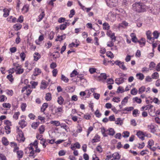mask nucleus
I'll return each instance as SVG.
<instances>
[{"label":"nucleus","instance_id":"f257e3e1","mask_svg":"<svg viewBox=\"0 0 160 160\" xmlns=\"http://www.w3.org/2000/svg\"><path fill=\"white\" fill-rule=\"evenodd\" d=\"M146 8V6L144 4L141 2H136L132 5V9L138 12H144Z\"/></svg>","mask_w":160,"mask_h":160},{"label":"nucleus","instance_id":"f03ea898","mask_svg":"<svg viewBox=\"0 0 160 160\" xmlns=\"http://www.w3.org/2000/svg\"><path fill=\"white\" fill-rule=\"evenodd\" d=\"M18 132V136L17 137V140L19 142H24L25 140V138L24 137L22 131H20L18 128L17 130Z\"/></svg>","mask_w":160,"mask_h":160},{"label":"nucleus","instance_id":"7ed1b4c3","mask_svg":"<svg viewBox=\"0 0 160 160\" xmlns=\"http://www.w3.org/2000/svg\"><path fill=\"white\" fill-rule=\"evenodd\" d=\"M14 66L16 67L17 74H20L22 73L23 72V69L21 68V66L18 64L15 63L13 64Z\"/></svg>","mask_w":160,"mask_h":160},{"label":"nucleus","instance_id":"20e7f679","mask_svg":"<svg viewBox=\"0 0 160 160\" xmlns=\"http://www.w3.org/2000/svg\"><path fill=\"white\" fill-rule=\"evenodd\" d=\"M107 5L110 7L116 6L117 5V0H106Z\"/></svg>","mask_w":160,"mask_h":160},{"label":"nucleus","instance_id":"39448f33","mask_svg":"<svg viewBox=\"0 0 160 160\" xmlns=\"http://www.w3.org/2000/svg\"><path fill=\"white\" fill-rule=\"evenodd\" d=\"M114 63L117 65L119 66L120 68L124 70H126L127 69L124 65L123 62H121L117 60L114 62Z\"/></svg>","mask_w":160,"mask_h":160},{"label":"nucleus","instance_id":"423d86ee","mask_svg":"<svg viewBox=\"0 0 160 160\" xmlns=\"http://www.w3.org/2000/svg\"><path fill=\"white\" fill-rule=\"evenodd\" d=\"M42 12L38 16V18L36 19V21L37 22H40L45 17V13L44 11L42 10Z\"/></svg>","mask_w":160,"mask_h":160},{"label":"nucleus","instance_id":"0eeeda50","mask_svg":"<svg viewBox=\"0 0 160 160\" xmlns=\"http://www.w3.org/2000/svg\"><path fill=\"white\" fill-rule=\"evenodd\" d=\"M112 157L113 159H112L111 160H115V159L119 160L121 156L118 152H116L112 154Z\"/></svg>","mask_w":160,"mask_h":160},{"label":"nucleus","instance_id":"6e6552de","mask_svg":"<svg viewBox=\"0 0 160 160\" xmlns=\"http://www.w3.org/2000/svg\"><path fill=\"white\" fill-rule=\"evenodd\" d=\"M146 34L148 39L151 41L152 42H153L154 39L153 38H152L151 37L152 34L150 31H147Z\"/></svg>","mask_w":160,"mask_h":160},{"label":"nucleus","instance_id":"1a4fd4ad","mask_svg":"<svg viewBox=\"0 0 160 160\" xmlns=\"http://www.w3.org/2000/svg\"><path fill=\"white\" fill-rule=\"evenodd\" d=\"M160 12V6H159L158 8L156 7L155 8L152 9V13L155 15H157Z\"/></svg>","mask_w":160,"mask_h":160},{"label":"nucleus","instance_id":"9d476101","mask_svg":"<svg viewBox=\"0 0 160 160\" xmlns=\"http://www.w3.org/2000/svg\"><path fill=\"white\" fill-rule=\"evenodd\" d=\"M137 135L138 137L142 140H143L144 138V135L143 133L140 131L137 132Z\"/></svg>","mask_w":160,"mask_h":160},{"label":"nucleus","instance_id":"9b49d317","mask_svg":"<svg viewBox=\"0 0 160 160\" xmlns=\"http://www.w3.org/2000/svg\"><path fill=\"white\" fill-rule=\"evenodd\" d=\"M124 78H116L115 79V81L116 83L118 85L124 82Z\"/></svg>","mask_w":160,"mask_h":160},{"label":"nucleus","instance_id":"f8f14e48","mask_svg":"<svg viewBox=\"0 0 160 160\" xmlns=\"http://www.w3.org/2000/svg\"><path fill=\"white\" fill-rule=\"evenodd\" d=\"M18 124L22 128L26 126L27 125V122L24 120L20 121L19 122Z\"/></svg>","mask_w":160,"mask_h":160},{"label":"nucleus","instance_id":"ddd939ff","mask_svg":"<svg viewBox=\"0 0 160 160\" xmlns=\"http://www.w3.org/2000/svg\"><path fill=\"white\" fill-rule=\"evenodd\" d=\"M66 34H64L61 36H58L57 37V38L56 39V41H61L62 40H64L66 38Z\"/></svg>","mask_w":160,"mask_h":160},{"label":"nucleus","instance_id":"4468645a","mask_svg":"<svg viewBox=\"0 0 160 160\" xmlns=\"http://www.w3.org/2000/svg\"><path fill=\"white\" fill-rule=\"evenodd\" d=\"M50 123L51 124H53V125L56 126L58 127L60 126V122L59 121H51L50 122Z\"/></svg>","mask_w":160,"mask_h":160},{"label":"nucleus","instance_id":"2eb2a0df","mask_svg":"<svg viewBox=\"0 0 160 160\" xmlns=\"http://www.w3.org/2000/svg\"><path fill=\"white\" fill-rule=\"evenodd\" d=\"M34 60L37 61L41 58V55L38 52H35L33 54Z\"/></svg>","mask_w":160,"mask_h":160},{"label":"nucleus","instance_id":"dca6fc26","mask_svg":"<svg viewBox=\"0 0 160 160\" xmlns=\"http://www.w3.org/2000/svg\"><path fill=\"white\" fill-rule=\"evenodd\" d=\"M100 140V138L98 135H96L94 137V138L92 139V142L94 143Z\"/></svg>","mask_w":160,"mask_h":160},{"label":"nucleus","instance_id":"f3484780","mask_svg":"<svg viewBox=\"0 0 160 160\" xmlns=\"http://www.w3.org/2000/svg\"><path fill=\"white\" fill-rule=\"evenodd\" d=\"M148 128L152 132L154 133L156 131L155 127L152 124L148 125Z\"/></svg>","mask_w":160,"mask_h":160},{"label":"nucleus","instance_id":"a211bd4d","mask_svg":"<svg viewBox=\"0 0 160 160\" xmlns=\"http://www.w3.org/2000/svg\"><path fill=\"white\" fill-rule=\"evenodd\" d=\"M18 158H22L23 156V152L22 150L17 151L16 152Z\"/></svg>","mask_w":160,"mask_h":160},{"label":"nucleus","instance_id":"6ab92c4d","mask_svg":"<svg viewBox=\"0 0 160 160\" xmlns=\"http://www.w3.org/2000/svg\"><path fill=\"white\" fill-rule=\"evenodd\" d=\"M131 36L132 37V40L133 42L135 43L138 42V40L134 33H132L131 34Z\"/></svg>","mask_w":160,"mask_h":160},{"label":"nucleus","instance_id":"aec40b11","mask_svg":"<svg viewBox=\"0 0 160 160\" xmlns=\"http://www.w3.org/2000/svg\"><path fill=\"white\" fill-rule=\"evenodd\" d=\"M41 73V70L38 68H36L34 69V75L35 76H37Z\"/></svg>","mask_w":160,"mask_h":160},{"label":"nucleus","instance_id":"412c9836","mask_svg":"<svg viewBox=\"0 0 160 160\" xmlns=\"http://www.w3.org/2000/svg\"><path fill=\"white\" fill-rule=\"evenodd\" d=\"M47 85L45 80H42L41 82V85L40 88L44 89L47 88Z\"/></svg>","mask_w":160,"mask_h":160},{"label":"nucleus","instance_id":"4be33fe9","mask_svg":"<svg viewBox=\"0 0 160 160\" xmlns=\"http://www.w3.org/2000/svg\"><path fill=\"white\" fill-rule=\"evenodd\" d=\"M48 104L47 103H44L41 108V111L42 112H44L48 107Z\"/></svg>","mask_w":160,"mask_h":160},{"label":"nucleus","instance_id":"5701e85b","mask_svg":"<svg viewBox=\"0 0 160 160\" xmlns=\"http://www.w3.org/2000/svg\"><path fill=\"white\" fill-rule=\"evenodd\" d=\"M4 13L3 16L4 17H7L9 15L10 11L7 8L4 9L3 10Z\"/></svg>","mask_w":160,"mask_h":160},{"label":"nucleus","instance_id":"b1692460","mask_svg":"<svg viewBox=\"0 0 160 160\" xmlns=\"http://www.w3.org/2000/svg\"><path fill=\"white\" fill-rule=\"evenodd\" d=\"M64 101V100L62 97L60 96L58 98L57 102L59 105H62L63 104Z\"/></svg>","mask_w":160,"mask_h":160},{"label":"nucleus","instance_id":"393cba45","mask_svg":"<svg viewBox=\"0 0 160 160\" xmlns=\"http://www.w3.org/2000/svg\"><path fill=\"white\" fill-rule=\"evenodd\" d=\"M22 25L20 23H17L13 26V28L16 31H18L20 29L22 28Z\"/></svg>","mask_w":160,"mask_h":160},{"label":"nucleus","instance_id":"a878e982","mask_svg":"<svg viewBox=\"0 0 160 160\" xmlns=\"http://www.w3.org/2000/svg\"><path fill=\"white\" fill-rule=\"evenodd\" d=\"M69 24V23L66 22H65V24H63L60 25V29L62 30H64L66 28L67 26H68Z\"/></svg>","mask_w":160,"mask_h":160},{"label":"nucleus","instance_id":"bb28decb","mask_svg":"<svg viewBox=\"0 0 160 160\" xmlns=\"http://www.w3.org/2000/svg\"><path fill=\"white\" fill-rule=\"evenodd\" d=\"M40 144H42L44 148H45L46 146V139L43 138H42L40 142Z\"/></svg>","mask_w":160,"mask_h":160},{"label":"nucleus","instance_id":"cd10ccee","mask_svg":"<svg viewBox=\"0 0 160 160\" xmlns=\"http://www.w3.org/2000/svg\"><path fill=\"white\" fill-rule=\"evenodd\" d=\"M2 142L3 145L5 146H7L9 144V142L7 138L5 137H3L2 138Z\"/></svg>","mask_w":160,"mask_h":160},{"label":"nucleus","instance_id":"c85d7f7f","mask_svg":"<svg viewBox=\"0 0 160 160\" xmlns=\"http://www.w3.org/2000/svg\"><path fill=\"white\" fill-rule=\"evenodd\" d=\"M103 29L104 30H108L110 29V26L108 23L105 22L103 24Z\"/></svg>","mask_w":160,"mask_h":160},{"label":"nucleus","instance_id":"c756f323","mask_svg":"<svg viewBox=\"0 0 160 160\" xmlns=\"http://www.w3.org/2000/svg\"><path fill=\"white\" fill-rule=\"evenodd\" d=\"M136 76L137 78L140 80H143L144 78V76L143 74L140 73L137 74Z\"/></svg>","mask_w":160,"mask_h":160},{"label":"nucleus","instance_id":"7c9ffc66","mask_svg":"<svg viewBox=\"0 0 160 160\" xmlns=\"http://www.w3.org/2000/svg\"><path fill=\"white\" fill-rule=\"evenodd\" d=\"M108 131V130H106L104 128H101V132L104 137H107L108 136V134L106 133Z\"/></svg>","mask_w":160,"mask_h":160},{"label":"nucleus","instance_id":"2f4dec72","mask_svg":"<svg viewBox=\"0 0 160 160\" xmlns=\"http://www.w3.org/2000/svg\"><path fill=\"white\" fill-rule=\"evenodd\" d=\"M138 42L141 45L144 46L146 42V40L144 38H142L140 40L138 41Z\"/></svg>","mask_w":160,"mask_h":160},{"label":"nucleus","instance_id":"473e14b6","mask_svg":"<svg viewBox=\"0 0 160 160\" xmlns=\"http://www.w3.org/2000/svg\"><path fill=\"white\" fill-rule=\"evenodd\" d=\"M29 6L28 5H24L22 9V11L24 12H27L28 10Z\"/></svg>","mask_w":160,"mask_h":160},{"label":"nucleus","instance_id":"72a5a7b5","mask_svg":"<svg viewBox=\"0 0 160 160\" xmlns=\"http://www.w3.org/2000/svg\"><path fill=\"white\" fill-rule=\"evenodd\" d=\"M146 88L144 86H142L139 89L138 93L139 94H141L143 93L145 90Z\"/></svg>","mask_w":160,"mask_h":160},{"label":"nucleus","instance_id":"f704fd0d","mask_svg":"<svg viewBox=\"0 0 160 160\" xmlns=\"http://www.w3.org/2000/svg\"><path fill=\"white\" fill-rule=\"evenodd\" d=\"M52 98L51 94L50 93H47L46 94L45 99L47 101H50Z\"/></svg>","mask_w":160,"mask_h":160},{"label":"nucleus","instance_id":"c9c22d12","mask_svg":"<svg viewBox=\"0 0 160 160\" xmlns=\"http://www.w3.org/2000/svg\"><path fill=\"white\" fill-rule=\"evenodd\" d=\"M107 75L105 73H102L100 74V76L98 77L99 78L101 79H103L104 80H106L107 78Z\"/></svg>","mask_w":160,"mask_h":160},{"label":"nucleus","instance_id":"e433bc0d","mask_svg":"<svg viewBox=\"0 0 160 160\" xmlns=\"http://www.w3.org/2000/svg\"><path fill=\"white\" fill-rule=\"evenodd\" d=\"M20 114V113L19 112H15L13 116V118L16 120H17Z\"/></svg>","mask_w":160,"mask_h":160},{"label":"nucleus","instance_id":"4c0bfd02","mask_svg":"<svg viewBox=\"0 0 160 160\" xmlns=\"http://www.w3.org/2000/svg\"><path fill=\"white\" fill-rule=\"evenodd\" d=\"M128 23L125 21H123L119 24V28L123 27V26H127L128 25Z\"/></svg>","mask_w":160,"mask_h":160},{"label":"nucleus","instance_id":"58836bf2","mask_svg":"<svg viewBox=\"0 0 160 160\" xmlns=\"http://www.w3.org/2000/svg\"><path fill=\"white\" fill-rule=\"evenodd\" d=\"M108 130L109 132L108 134L110 135L113 136L115 133L114 129L112 128H110Z\"/></svg>","mask_w":160,"mask_h":160},{"label":"nucleus","instance_id":"ea45409f","mask_svg":"<svg viewBox=\"0 0 160 160\" xmlns=\"http://www.w3.org/2000/svg\"><path fill=\"white\" fill-rule=\"evenodd\" d=\"M45 130V126L43 125L41 126L39 128V131L40 134L43 133Z\"/></svg>","mask_w":160,"mask_h":160},{"label":"nucleus","instance_id":"a19ab883","mask_svg":"<svg viewBox=\"0 0 160 160\" xmlns=\"http://www.w3.org/2000/svg\"><path fill=\"white\" fill-rule=\"evenodd\" d=\"M61 79L65 82H68L69 81L68 78L63 75H62Z\"/></svg>","mask_w":160,"mask_h":160},{"label":"nucleus","instance_id":"79ce46f5","mask_svg":"<svg viewBox=\"0 0 160 160\" xmlns=\"http://www.w3.org/2000/svg\"><path fill=\"white\" fill-rule=\"evenodd\" d=\"M115 123L117 124H120L121 125L122 123V121L121 120L120 118H118L116 119V120H115Z\"/></svg>","mask_w":160,"mask_h":160},{"label":"nucleus","instance_id":"37998d69","mask_svg":"<svg viewBox=\"0 0 160 160\" xmlns=\"http://www.w3.org/2000/svg\"><path fill=\"white\" fill-rule=\"evenodd\" d=\"M152 78L154 79H156L158 78L159 75L158 72H155L153 73L152 76Z\"/></svg>","mask_w":160,"mask_h":160},{"label":"nucleus","instance_id":"c03bdc74","mask_svg":"<svg viewBox=\"0 0 160 160\" xmlns=\"http://www.w3.org/2000/svg\"><path fill=\"white\" fill-rule=\"evenodd\" d=\"M60 126L61 128H62L65 129L66 131L68 132V126L65 123H62L60 124Z\"/></svg>","mask_w":160,"mask_h":160},{"label":"nucleus","instance_id":"a18cd8bd","mask_svg":"<svg viewBox=\"0 0 160 160\" xmlns=\"http://www.w3.org/2000/svg\"><path fill=\"white\" fill-rule=\"evenodd\" d=\"M11 145L15 146V147L14 148L13 151L14 152H16L18 151V147L17 146V144L16 143L14 142H11Z\"/></svg>","mask_w":160,"mask_h":160},{"label":"nucleus","instance_id":"49530a36","mask_svg":"<svg viewBox=\"0 0 160 160\" xmlns=\"http://www.w3.org/2000/svg\"><path fill=\"white\" fill-rule=\"evenodd\" d=\"M129 97L128 96L125 97L123 99V100L121 102V103L122 105H124L128 102V99Z\"/></svg>","mask_w":160,"mask_h":160},{"label":"nucleus","instance_id":"de8ad7c7","mask_svg":"<svg viewBox=\"0 0 160 160\" xmlns=\"http://www.w3.org/2000/svg\"><path fill=\"white\" fill-rule=\"evenodd\" d=\"M155 66V64L153 62H151L150 63L149 67L150 70H152Z\"/></svg>","mask_w":160,"mask_h":160},{"label":"nucleus","instance_id":"09e8293b","mask_svg":"<svg viewBox=\"0 0 160 160\" xmlns=\"http://www.w3.org/2000/svg\"><path fill=\"white\" fill-rule=\"evenodd\" d=\"M138 91L137 89L134 88L132 89L131 91V93L132 95H136Z\"/></svg>","mask_w":160,"mask_h":160},{"label":"nucleus","instance_id":"8fccbe9b","mask_svg":"<svg viewBox=\"0 0 160 160\" xmlns=\"http://www.w3.org/2000/svg\"><path fill=\"white\" fill-rule=\"evenodd\" d=\"M3 107L6 108H10L11 107V104L9 103H4L2 105Z\"/></svg>","mask_w":160,"mask_h":160},{"label":"nucleus","instance_id":"3c124183","mask_svg":"<svg viewBox=\"0 0 160 160\" xmlns=\"http://www.w3.org/2000/svg\"><path fill=\"white\" fill-rule=\"evenodd\" d=\"M109 15H111L110 19L112 21H114L116 19V15L113 14V13H112L111 12L109 13Z\"/></svg>","mask_w":160,"mask_h":160},{"label":"nucleus","instance_id":"603ef678","mask_svg":"<svg viewBox=\"0 0 160 160\" xmlns=\"http://www.w3.org/2000/svg\"><path fill=\"white\" fill-rule=\"evenodd\" d=\"M134 109V108L132 107H126L122 109L123 111H130Z\"/></svg>","mask_w":160,"mask_h":160},{"label":"nucleus","instance_id":"864d4df0","mask_svg":"<svg viewBox=\"0 0 160 160\" xmlns=\"http://www.w3.org/2000/svg\"><path fill=\"white\" fill-rule=\"evenodd\" d=\"M78 74V73L77 71L74 70L72 73L70 74V76L71 77H73L75 76L76 75Z\"/></svg>","mask_w":160,"mask_h":160},{"label":"nucleus","instance_id":"5fc2aeb1","mask_svg":"<svg viewBox=\"0 0 160 160\" xmlns=\"http://www.w3.org/2000/svg\"><path fill=\"white\" fill-rule=\"evenodd\" d=\"M129 132L128 131H124L122 133L123 137L125 138H128L129 136Z\"/></svg>","mask_w":160,"mask_h":160},{"label":"nucleus","instance_id":"6e6d98bb","mask_svg":"<svg viewBox=\"0 0 160 160\" xmlns=\"http://www.w3.org/2000/svg\"><path fill=\"white\" fill-rule=\"evenodd\" d=\"M30 83L32 84V88H36V86H37L38 84L37 82H35L34 81L31 82H30Z\"/></svg>","mask_w":160,"mask_h":160},{"label":"nucleus","instance_id":"4d7b16f0","mask_svg":"<svg viewBox=\"0 0 160 160\" xmlns=\"http://www.w3.org/2000/svg\"><path fill=\"white\" fill-rule=\"evenodd\" d=\"M153 39H157L158 38L159 36V34L158 32L157 31H155L153 33Z\"/></svg>","mask_w":160,"mask_h":160},{"label":"nucleus","instance_id":"13d9d810","mask_svg":"<svg viewBox=\"0 0 160 160\" xmlns=\"http://www.w3.org/2000/svg\"><path fill=\"white\" fill-rule=\"evenodd\" d=\"M83 118L86 120H89L91 118V116L90 114L87 113L84 115Z\"/></svg>","mask_w":160,"mask_h":160},{"label":"nucleus","instance_id":"bf43d9fd","mask_svg":"<svg viewBox=\"0 0 160 160\" xmlns=\"http://www.w3.org/2000/svg\"><path fill=\"white\" fill-rule=\"evenodd\" d=\"M39 125V123L37 122H34L32 124V127L36 129Z\"/></svg>","mask_w":160,"mask_h":160},{"label":"nucleus","instance_id":"052dcab7","mask_svg":"<svg viewBox=\"0 0 160 160\" xmlns=\"http://www.w3.org/2000/svg\"><path fill=\"white\" fill-rule=\"evenodd\" d=\"M63 111V108L62 107H59L56 109L55 110V113H58L59 112H62Z\"/></svg>","mask_w":160,"mask_h":160},{"label":"nucleus","instance_id":"680f3d73","mask_svg":"<svg viewBox=\"0 0 160 160\" xmlns=\"http://www.w3.org/2000/svg\"><path fill=\"white\" fill-rule=\"evenodd\" d=\"M10 126L6 125L5 127V129L6 130V132L7 134H9L10 132Z\"/></svg>","mask_w":160,"mask_h":160},{"label":"nucleus","instance_id":"e2e57ef3","mask_svg":"<svg viewBox=\"0 0 160 160\" xmlns=\"http://www.w3.org/2000/svg\"><path fill=\"white\" fill-rule=\"evenodd\" d=\"M93 95L94 97L97 100H98L99 98L100 97V94H98V93H95V92H94V93L93 94Z\"/></svg>","mask_w":160,"mask_h":160},{"label":"nucleus","instance_id":"0e129e2a","mask_svg":"<svg viewBox=\"0 0 160 160\" xmlns=\"http://www.w3.org/2000/svg\"><path fill=\"white\" fill-rule=\"evenodd\" d=\"M107 56L111 58H112L114 57V55H113V53L111 51H108V52H107Z\"/></svg>","mask_w":160,"mask_h":160},{"label":"nucleus","instance_id":"69168bd1","mask_svg":"<svg viewBox=\"0 0 160 160\" xmlns=\"http://www.w3.org/2000/svg\"><path fill=\"white\" fill-rule=\"evenodd\" d=\"M7 78L11 82H12L13 81L12 75L11 74H9L7 77Z\"/></svg>","mask_w":160,"mask_h":160},{"label":"nucleus","instance_id":"338daca9","mask_svg":"<svg viewBox=\"0 0 160 160\" xmlns=\"http://www.w3.org/2000/svg\"><path fill=\"white\" fill-rule=\"evenodd\" d=\"M20 57L22 61L25 60L26 55L24 52H22L20 55Z\"/></svg>","mask_w":160,"mask_h":160},{"label":"nucleus","instance_id":"774afa93","mask_svg":"<svg viewBox=\"0 0 160 160\" xmlns=\"http://www.w3.org/2000/svg\"><path fill=\"white\" fill-rule=\"evenodd\" d=\"M0 159L1 160H7V158L3 154L0 153Z\"/></svg>","mask_w":160,"mask_h":160}]
</instances>
